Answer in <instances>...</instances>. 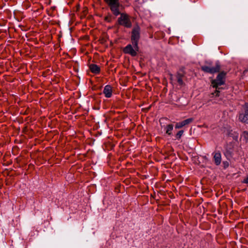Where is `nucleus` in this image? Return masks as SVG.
Wrapping results in <instances>:
<instances>
[{"label": "nucleus", "mask_w": 248, "mask_h": 248, "mask_svg": "<svg viewBox=\"0 0 248 248\" xmlns=\"http://www.w3.org/2000/svg\"><path fill=\"white\" fill-rule=\"evenodd\" d=\"M242 136H243L246 140H248V132L244 131L242 133Z\"/></svg>", "instance_id": "14"}, {"label": "nucleus", "mask_w": 248, "mask_h": 248, "mask_svg": "<svg viewBox=\"0 0 248 248\" xmlns=\"http://www.w3.org/2000/svg\"><path fill=\"white\" fill-rule=\"evenodd\" d=\"M110 8V9L113 14L115 16L120 15L118 18V23L124 27L129 28L132 27V23L129 17V16L126 13H121L119 8L121 6L119 0H105Z\"/></svg>", "instance_id": "1"}, {"label": "nucleus", "mask_w": 248, "mask_h": 248, "mask_svg": "<svg viewBox=\"0 0 248 248\" xmlns=\"http://www.w3.org/2000/svg\"><path fill=\"white\" fill-rule=\"evenodd\" d=\"M194 119L192 118H188L182 122L176 123L175 128L176 129H180L183 126L189 124L193 121Z\"/></svg>", "instance_id": "8"}, {"label": "nucleus", "mask_w": 248, "mask_h": 248, "mask_svg": "<svg viewBox=\"0 0 248 248\" xmlns=\"http://www.w3.org/2000/svg\"><path fill=\"white\" fill-rule=\"evenodd\" d=\"M173 128V125L172 124H170L167 125L165 127V130H166V133L169 135L171 136L172 135V131Z\"/></svg>", "instance_id": "12"}, {"label": "nucleus", "mask_w": 248, "mask_h": 248, "mask_svg": "<svg viewBox=\"0 0 248 248\" xmlns=\"http://www.w3.org/2000/svg\"><path fill=\"white\" fill-rule=\"evenodd\" d=\"M243 183L248 184V176L243 181Z\"/></svg>", "instance_id": "15"}, {"label": "nucleus", "mask_w": 248, "mask_h": 248, "mask_svg": "<svg viewBox=\"0 0 248 248\" xmlns=\"http://www.w3.org/2000/svg\"><path fill=\"white\" fill-rule=\"evenodd\" d=\"M138 50L139 49L137 50L134 47V46H132L131 45L129 44L124 48L123 51L124 53L130 54L132 56H136Z\"/></svg>", "instance_id": "6"}, {"label": "nucleus", "mask_w": 248, "mask_h": 248, "mask_svg": "<svg viewBox=\"0 0 248 248\" xmlns=\"http://www.w3.org/2000/svg\"><path fill=\"white\" fill-rule=\"evenodd\" d=\"M89 68L91 71L95 74H98L100 72V67L95 64H91Z\"/></svg>", "instance_id": "10"}, {"label": "nucleus", "mask_w": 248, "mask_h": 248, "mask_svg": "<svg viewBox=\"0 0 248 248\" xmlns=\"http://www.w3.org/2000/svg\"><path fill=\"white\" fill-rule=\"evenodd\" d=\"M220 67L219 64L217 62L215 66H211L210 64L204 65L201 66V69L205 73L214 74L218 72L220 70Z\"/></svg>", "instance_id": "4"}, {"label": "nucleus", "mask_w": 248, "mask_h": 248, "mask_svg": "<svg viewBox=\"0 0 248 248\" xmlns=\"http://www.w3.org/2000/svg\"><path fill=\"white\" fill-rule=\"evenodd\" d=\"M185 76V73L183 70L179 71L176 75L177 81L179 85L182 86L184 84L183 78Z\"/></svg>", "instance_id": "7"}, {"label": "nucleus", "mask_w": 248, "mask_h": 248, "mask_svg": "<svg viewBox=\"0 0 248 248\" xmlns=\"http://www.w3.org/2000/svg\"><path fill=\"white\" fill-rule=\"evenodd\" d=\"M131 41L134 47L138 50V42L140 38V28L139 26L135 27L132 31Z\"/></svg>", "instance_id": "3"}, {"label": "nucleus", "mask_w": 248, "mask_h": 248, "mask_svg": "<svg viewBox=\"0 0 248 248\" xmlns=\"http://www.w3.org/2000/svg\"><path fill=\"white\" fill-rule=\"evenodd\" d=\"M103 93L107 98H110L112 94V88L109 85H107L105 86L103 90Z\"/></svg>", "instance_id": "9"}, {"label": "nucleus", "mask_w": 248, "mask_h": 248, "mask_svg": "<svg viewBox=\"0 0 248 248\" xmlns=\"http://www.w3.org/2000/svg\"><path fill=\"white\" fill-rule=\"evenodd\" d=\"M183 130H180L179 131H178V132L175 135L176 139L177 140H180L182 136L183 135Z\"/></svg>", "instance_id": "13"}, {"label": "nucleus", "mask_w": 248, "mask_h": 248, "mask_svg": "<svg viewBox=\"0 0 248 248\" xmlns=\"http://www.w3.org/2000/svg\"><path fill=\"white\" fill-rule=\"evenodd\" d=\"M238 119L242 123L248 124V104H246L244 112L239 114Z\"/></svg>", "instance_id": "5"}, {"label": "nucleus", "mask_w": 248, "mask_h": 248, "mask_svg": "<svg viewBox=\"0 0 248 248\" xmlns=\"http://www.w3.org/2000/svg\"><path fill=\"white\" fill-rule=\"evenodd\" d=\"M214 159L215 163L217 165H219L220 164L221 161V154L219 152L215 153L214 156Z\"/></svg>", "instance_id": "11"}, {"label": "nucleus", "mask_w": 248, "mask_h": 248, "mask_svg": "<svg viewBox=\"0 0 248 248\" xmlns=\"http://www.w3.org/2000/svg\"><path fill=\"white\" fill-rule=\"evenodd\" d=\"M226 74L224 72L220 73L217 77L216 79L212 80V85L213 88H216V91L213 93L211 95L212 96H219V86L223 85L225 83V77Z\"/></svg>", "instance_id": "2"}]
</instances>
